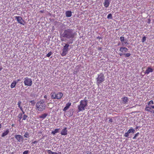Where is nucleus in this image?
Masks as SVG:
<instances>
[{
	"label": "nucleus",
	"instance_id": "obj_18",
	"mask_svg": "<svg viewBox=\"0 0 154 154\" xmlns=\"http://www.w3.org/2000/svg\"><path fill=\"white\" fill-rule=\"evenodd\" d=\"M9 131L8 129L6 131H5L4 133H3L2 135V137H4L5 136L7 135L9 133Z\"/></svg>",
	"mask_w": 154,
	"mask_h": 154
},
{
	"label": "nucleus",
	"instance_id": "obj_19",
	"mask_svg": "<svg viewBox=\"0 0 154 154\" xmlns=\"http://www.w3.org/2000/svg\"><path fill=\"white\" fill-rule=\"evenodd\" d=\"M48 115L47 113H44L42 114L41 116H39V118L44 119Z\"/></svg>",
	"mask_w": 154,
	"mask_h": 154
},
{
	"label": "nucleus",
	"instance_id": "obj_48",
	"mask_svg": "<svg viewBox=\"0 0 154 154\" xmlns=\"http://www.w3.org/2000/svg\"><path fill=\"white\" fill-rule=\"evenodd\" d=\"M151 107L152 108L154 109V106H151Z\"/></svg>",
	"mask_w": 154,
	"mask_h": 154
},
{
	"label": "nucleus",
	"instance_id": "obj_24",
	"mask_svg": "<svg viewBox=\"0 0 154 154\" xmlns=\"http://www.w3.org/2000/svg\"><path fill=\"white\" fill-rule=\"evenodd\" d=\"M122 45L124 46H127L128 44V43L127 42V41L126 40H125V41L122 42Z\"/></svg>",
	"mask_w": 154,
	"mask_h": 154
},
{
	"label": "nucleus",
	"instance_id": "obj_39",
	"mask_svg": "<svg viewBox=\"0 0 154 154\" xmlns=\"http://www.w3.org/2000/svg\"><path fill=\"white\" fill-rule=\"evenodd\" d=\"M69 108L67 107H66V106L65 107L64 109H63V111H66Z\"/></svg>",
	"mask_w": 154,
	"mask_h": 154
},
{
	"label": "nucleus",
	"instance_id": "obj_25",
	"mask_svg": "<svg viewBox=\"0 0 154 154\" xmlns=\"http://www.w3.org/2000/svg\"><path fill=\"white\" fill-rule=\"evenodd\" d=\"M139 134V133L137 132L136 134H135L134 136L133 137V139H135L137 136H138Z\"/></svg>",
	"mask_w": 154,
	"mask_h": 154
},
{
	"label": "nucleus",
	"instance_id": "obj_35",
	"mask_svg": "<svg viewBox=\"0 0 154 154\" xmlns=\"http://www.w3.org/2000/svg\"><path fill=\"white\" fill-rule=\"evenodd\" d=\"M142 42H144L146 41V36H143L142 38Z\"/></svg>",
	"mask_w": 154,
	"mask_h": 154
},
{
	"label": "nucleus",
	"instance_id": "obj_44",
	"mask_svg": "<svg viewBox=\"0 0 154 154\" xmlns=\"http://www.w3.org/2000/svg\"><path fill=\"white\" fill-rule=\"evenodd\" d=\"M97 39H101L102 38L101 37H100L99 36H98V37H97Z\"/></svg>",
	"mask_w": 154,
	"mask_h": 154
},
{
	"label": "nucleus",
	"instance_id": "obj_16",
	"mask_svg": "<svg viewBox=\"0 0 154 154\" xmlns=\"http://www.w3.org/2000/svg\"><path fill=\"white\" fill-rule=\"evenodd\" d=\"M119 55L120 56H122V55H124L125 57H128L130 56L131 55V54L130 53H127L126 54L125 53H120L119 54Z\"/></svg>",
	"mask_w": 154,
	"mask_h": 154
},
{
	"label": "nucleus",
	"instance_id": "obj_15",
	"mask_svg": "<svg viewBox=\"0 0 154 154\" xmlns=\"http://www.w3.org/2000/svg\"><path fill=\"white\" fill-rule=\"evenodd\" d=\"M104 6L106 8H107L109 5V0H105L103 3Z\"/></svg>",
	"mask_w": 154,
	"mask_h": 154
},
{
	"label": "nucleus",
	"instance_id": "obj_27",
	"mask_svg": "<svg viewBox=\"0 0 154 154\" xmlns=\"http://www.w3.org/2000/svg\"><path fill=\"white\" fill-rule=\"evenodd\" d=\"M112 15L111 14H109L107 16V18L108 19H112Z\"/></svg>",
	"mask_w": 154,
	"mask_h": 154
},
{
	"label": "nucleus",
	"instance_id": "obj_20",
	"mask_svg": "<svg viewBox=\"0 0 154 154\" xmlns=\"http://www.w3.org/2000/svg\"><path fill=\"white\" fill-rule=\"evenodd\" d=\"M47 154H58L57 153L54 152H53L50 150L48 149L46 150Z\"/></svg>",
	"mask_w": 154,
	"mask_h": 154
},
{
	"label": "nucleus",
	"instance_id": "obj_30",
	"mask_svg": "<svg viewBox=\"0 0 154 154\" xmlns=\"http://www.w3.org/2000/svg\"><path fill=\"white\" fill-rule=\"evenodd\" d=\"M71 103L70 102H69L68 103H66V106L69 108L70 106H71Z\"/></svg>",
	"mask_w": 154,
	"mask_h": 154
},
{
	"label": "nucleus",
	"instance_id": "obj_29",
	"mask_svg": "<svg viewBox=\"0 0 154 154\" xmlns=\"http://www.w3.org/2000/svg\"><path fill=\"white\" fill-rule=\"evenodd\" d=\"M22 115H23V114H22V113H20L19 114V115L18 116V117L19 119L20 120V119H21V118H22Z\"/></svg>",
	"mask_w": 154,
	"mask_h": 154
},
{
	"label": "nucleus",
	"instance_id": "obj_47",
	"mask_svg": "<svg viewBox=\"0 0 154 154\" xmlns=\"http://www.w3.org/2000/svg\"><path fill=\"white\" fill-rule=\"evenodd\" d=\"M151 107L152 108L154 109V106H151Z\"/></svg>",
	"mask_w": 154,
	"mask_h": 154
},
{
	"label": "nucleus",
	"instance_id": "obj_38",
	"mask_svg": "<svg viewBox=\"0 0 154 154\" xmlns=\"http://www.w3.org/2000/svg\"><path fill=\"white\" fill-rule=\"evenodd\" d=\"M29 152V151L28 150H26L24 151L23 152V154H28Z\"/></svg>",
	"mask_w": 154,
	"mask_h": 154
},
{
	"label": "nucleus",
	"instance_id": "obj_1",
	"mask_svg": "<svg viewBox=\"0 0 154 154\" xmlns=\"http://www.w3.org/2000/svg\"><path fill=\"white\" fill-rule=\"evenodd\" d=\"M76 35V32L72 29H67L64 30L63 34L60 36L62 41H64V38L67 39H72Z\"/></svg>",
	"mask_w": 154,
	"mask_h": 154
},
{
	"label": "nucleus",
	"instance_id": "obj_22",
	"mask_svg": "<svg viewBox=\"0 0 154 154\" xmlns=\"http://www.w3.org/2000/svg\"><path fill=\"white\" fill-rule=\"evenodd\" d=\"M60 128L56 129L54 131H52L51 132L52 134L54 135L56 133L58 132Z\"/></svg>",
	"mask_w": 154,
	"mask_h": 154
},
{
	"label": "nucleus",
	"instance_id": "obj_36",
	"mask_svg": "<svg viewBox=\"0 0 154 154\" xmlns=\"http://www.w3.org/2000/svg\"><path fill=\"white\" fill-rule=\"evenodd\" d=\"M27 117H28V116L27 115H24L23 116V120H25Z\"/></svg>",
	"mask_w": 154,
	"mask_h": 154
},
{
	"label": "nucleus",
	"instance_id": "obj_11",
	"mask_svg": "<svg viewBox=\"0 0 154 154\" xmlns=\"http://www.w3.org/2000/svg\"><path fill=\"white\" fill-rule=\"evenodd\" d=\"M62 135H66L67 134V130L66 128H65L63 129L60 133Z\"/></svg>",
	"mask_w": 154,
	"mask_h": 154
},
{
	"label": "nucleus",
	"instance_id": "obj_43",
	"mask_svg": "<svg viewBox=\"0 0 154 154\" xmlns=\"http://www.w3.org/2000/svg\"><path fill=\"white\" fill-rule=\"evenodd\" d=\"M19 108H20V109L21 110V111H23V108H22V106L20 107H19Z\"/></svg>",
	"mask_w": 154,
	"mask_h": 154
},
{
	"label": "nucleus",
	"instance_id": "obj_8",
	"mask_svg": "<svg viewBox=\"0 0 154 154\" xmlns=\"http://www.w3.org/2000/svg\"><path fill=\"white\" fill-rule=\"evenodd\" d=\"M15 19L17 20V21L18 23L21 24L23 25H24L23 23L24 22V21L23 20L22 17L20 16H15Z\"/></svg>",
	"mask_w": 154,
	"mask_h": 154
},
{
	"label": "nucleus",
	"instance_id": "obj_7",
	"mask_svg": "<svg viewBox=\"0 0 154 154\" xmlns=\"http://www.w3.org/2000/svg\"><path fill=\"white\" fill-rule=\"evenodd\" d=\"M69 45L67 44H65V45L64 46L63 49V51L61 54L62 56H65L67 54L69 51Z\"/></svg>",
	"mask_w": 154,
	"mask_h": 154
},
{
	"label": "nucleus",
	"instance_id": "obj_9",
	"mask_svg": "<svg viewBox=\"0 0 154 154\" xmlns=\"http://www.w3.org/2000/svg\"><path fill=\"white\" fill-rule=\"evenodd\" d=\"M15 138L18 142H20L23 140V136L20 135H16L15 136Z\"/></svg>",
	"mask_w": 154,
	"mask_h": 154
},
{
	"label": "nucleus",
	"instance_id": "obj_45",
	"mask_svg": "<svg viewBox=\"0 0 154 154\" xmlns=\"http://www.w3.org/2000/svg\"><path fill=\"white\" fill-rule=\"evenodd\" d=\"M44 98L46 99V98H47V95H45V96H44Z\"/></svg>",
	"mask_w": 154,
	"mask_h": 154
},
{
	"label": "nucleus",
	"instance_id": "obj_14",
	"mask_svg": "<svg viewBox=\"0 0 154 154\" xmlns=\"http://www.w3.org/2000/svg\"><path fill=\"white\" fill-rule=\"evenodd\" d=\"M66 16L67 17H70L72 15V12L70 11H67L66 12Z\"/></svg>",
	"mask_w": 154,
	"mask_h": 154
},
{
	"label": "nucleus",
	"instance_id": "obj_5",
	"mask_svg": "<svg viewBox=\"0 0 154 154\" xmlns=\"http://www.w3.org/2000/svg\"><path fill=\"white\" fill-rule=\"evenodd\" d=\"M63 95V94L61 92H59L57 93L55 92L51 93V97L53 99H60L61 98Z\"/></svg>",
	"mask_w": 154,
	"mask_h": 154
},
{
	"label": "nucleus",
	"instance_id": "obj_50",
	"mask_svg": "<svg viewBox=\"0 0 154 154\" xmlns=\"http://www.w3.org/2000/svg\"><path fill=\"white\" fill-rule=\"evenodd\" d=\"M17 82H18L19 81H20V79H17Z\"/></svg>",
	"mask_w": 154,
	"mask_h": 154
},
{
	"label": "nucleus",
	"instance_id": "obj_40",
	"mask_svg": "<svg viewBox=\"0 0 154 154\" xmlns=\"http://www.w3.org/2000/svg\"><path fill=\"white\" fill-rule=\"evenodd\" d=\"M151 20L150 19H148L147 20V23L148 24H149L150 23Z\"/></svg>",
	"mask_w": 154,
	"mask_h": 154
},
{
	"label": "nucleus",
	"instance_id": "obj_12",
	"mask_svg": "<svg viewBox=\"0 0 154 154\" xmlns=\"http://www.w3.org/2000/svg\"><path fill=\"white\" fill-rule=\"evenodd\" d=\"M122 99V103L124 104L127 103L128 101V98L126 97H124Z\"/></svg>",
	"mask_w": 154,
	"mask_h": 154
},
{
	"label": "nucleus",
	"instance_id": "obj_49",
	"mask_svg": "<svg viewBox=\"0 0 154 154\" xmlns=\"http://www.w3.org/2000/svg\"><path fill=\"white\" fill-rule=\"evenodd\" d=\"M2 67H0V71L2 69Z\"/></svg>",
	"mask_w": 154,
	"mask_h": 154
},
{
	"label": "nucleus",
	"instance_id": "obj_13",
	"mask_svg": "<svg viewBox=\"0 0 154 154\" xmlns=\"http://www.w3.org/2000/svg\"><path fill=\"white\" fill-rule=\"evenodd\" d=\"M128 49L126 47H121L120 48L119 51L122 53L125 52H126L128 51Z\"/></svg>",
	"mask_w": 154,
	"mask_h": 154
},
{
	"label": "nucleus",
	"instance_id": "obj_41",
	"mask_svg": "<svg viewBox=\"0 0 154 154\" xmlns=\"http://www.w3.org/2000/svg\"><path fill=\"white\" fill-rule=\"evenodd\" d=\"M37 142H38L37 141L35 140V141H34L33 142H32V144H35Z\"/></svg>",
	"mask_w": 154,
	"mask_h": 154
},
{
	"label": "nucleus",
	"instance_id": "obj_17",
	"mask_svg": "<svg viewBox=\"0 0 154 154\" xmlns=\"http://www.w3.org/2000/svg\"><path fill=\"white\" fill-rule=\"evenodd\" d=\"M17 83V82L16 81H13L11 85V88H14L16 85Z\"/></svg>",
	"mask_w": 154,
	"mask_h": 154
},
{
	"label": "nucleus",
	"instance_id": "obj_51",
	"mask_svg": "<svg viewBox=\"0 0 154 154\" xmlns=\"http://www.w3.org/2000/svg\"><path fill=\"white\" fill-rule=\"evenodd\" d=\"M151 112H152L153 113H154V110H152V111H150Z\"/></svg>",
	"mask_w": 154,
	"mask_h": 154
},
{
	"label": "nucleus",
	"instance_id": "obj_37",
	"mask_svg": "<svg viewBox=\"0 0 154 154\" xmlns=\"http://www.w3.org/2000/svg\"><path fill=\"white\" fill-rule=\"evenodd\" d=\"M150 104H154L153 101L152 100H151L148 102V104L149 105Z\"/></svg>",
	"mask_w": 154,
	"mask_h": 154
},
{
	"label": "nucleus",
	"instance_id": "obj_23",
	"mask_svg": "<svg viewBox=\"0 0 154 154\" xmlns=\"http://www.w3.org/2000/svg\"><path fill=\"white\" fill-rule=\"evenodd\" d=\"M152 107L151 106L150 107H149V106H146V107L145 108V110L146 111H147L148 112H150V109H151Z\"/></svg>",
	"mask_w": 154,
	"mask_h": 154
},
{
	"label": "nucleus",
	"instance_id": "obj_3",
	"mask_svg": "<svg viewBox=\"0 0 154 154\" xmlns=\"http://www.w3.org/2000/svg\"><path fill=\"white\" fill-rule=\"evenodd\" d=\"M88 100L86 97L84 100H82L80 102V104L78 106V109L79 112L81 111L85 110V108L87 106Z\"/></svg>",
	"mask_w": 154,
	"mask_h": 154
},
{
	"label": "nucleus",
	"instance_id": "obj_28",
	"mask_svg": "<svg viewBox=\"0 0 154 154\" xmlns=\"http://www.w3.org/2000/svg\"><path fill=\"white\" fill-rule=\"evenodd\" d=\"M120 40L121 42H123L125 41V38L123 36H121L120 37Z\"/></svg>",
	"mask_w": 154,
	"mask_h": 154
},
{
	"label": "nucleus",
	"instance_id": "obj_54",
	"mask_svg": "<svg viewBox=\"0 0 154 154\" xmlns=\"http://www.w3.org/2000/svg\"><path fill=\"white\" fill-rule=\"evenodd\" d=\"M43 11H41L40 12L41 13H43Z\"/></svg>",
	"mask_w": 154,
	"mask_h": 154
},
{
	"label": "nucleus",
	"instance_id": "obj_4",
	"mask_svg": "<svg viewBox=\"0 0 154 154\" xmlns=\"http://www.w3.org/2000/svg\"><path fill=\"white\" fill-rule=\"evenodd\" d=\"M96 83L98 85L103 82L105 80V76L102 73H100L97 75V77L96 78Z\"/></svg>",
	"mask_w": 154,
	"mask_h": 154
},
{
	"label": "nucleus",
	"instance_id": "obj_53",
	"mask_svg": "<svg viewBox=\"0 0 154 154\" xmlns=\"http://www.w3.org/2000/svg\"><path fill=\"white\" fill-rule=\"evenodd\" d=\"M2 127V125L0 124V128Z\"/></svg>",
	"mask_w": 154,
	"mask_h": 154
},
{
	"label": "nucleus",
	"instance_id": "obj_52",
	"mask_svg": "<svg viewBox=\"0 0 154 154\" xmlns=\"http://www.w3.org/2000/svg\"><path fill=\"white\" fill-rule=\"evenodd\" d=\"M22 114H24V113H25V112H24V111H23H23H22Z\"/></svg>",
	"mask_w": 154,
	"mask_h": 154
},
{
	"label": "nucleus",
	"instance_id": "obj_21",
	"mask_svg": "<svg viewBox=\"0 0 154 154\" xmlns=\"http://www.w3.org/2000/svg\"><path fill=\"white\" fill-rule=\"evenodd\" d=\"M134 130L132 128H131L130 129H129L128 131V133H129V134L131 133H134Z\"/></svg>",
	"mask_w": 154,
	"mask_h": 154
},
{
	"label": "nucleus",
	"instance_id": "obj_31",
	"mask_svg": "<svg viewBox=\"0 0 154 154\" xmlns=\"http://www.w3.org/2000/svg\"><path fill=\"white\" fill-rule=\"evenodd\" d=\"M30 102L31 103L32 105H35V102L34 100H31L30 101Z\"/></svg>",
	"mask_w": 154,
	"mask_h": 154
},
{
	"label": "nucleus",
	"instance_id": "obj_57",
	"mask_svg": "<svg viewBox=\"0 0 154 154\" xmlns=\"http://www.w3.org/2000/svg\"><path fill=\"white\" fill-rule=\"evenodd\" d=\"M153 22H154V20H153Z\"/></svg>",
	"mask_w": 154,
	"mask_h": 154
},
{
	"label": "nucleus",
	"instance_id": "obj_46",
	"mask_svg": "<svg viewBox=\"0 0 154 154\" xmlns=\"http://www.w3.org/2000/svg\"><path fill=\"white\" fill-rule=\"evenodd\" d=\"M151 107L152 108L154 109V106H151Z\"/></svg>",
	"mask_w": 154,
	"mask_h": 154
},
{
	"label": "nucleus",
	"instance_id": "obj_34",
	"mask_svg": "<svg viewBox=\"0 0 154 154\" xmlns=\"http://www.w3.org/2000/svg\"><path fill=\"white\" fill-rule=\"evenodd\" d=\"M52 52L50 51L46 55V56L48 57H50L51 55L52 54Z\"/></svg>",
	"mask_w": 154,
	"mask_h": 154
},
{
	"label": "nucleus",
	"instance_id": "obj_2",
	"mask_svg": "<svg viewBox=\"0 0 154 154\" xmlns=\"http://www.w3.org/2000/svg\"><path fill=\"white\" fill-rule=\"evenodd\" d=\"M46 107L45 101L41 100L38 101L36 104V109L38 111L41 112L44 110Z\"/></svg>",
	"mask_w": 154,
	"mask_h": 154
},
{
	"label": "nucleus",
	"instance_id": "obj_33",
	"mask_svg": "<svg viewBox=\"0 0 154 154\" xmlns=\"http://www.w3.org/2000/svg\"><path fill=\"white\" fill-rule=\"evenodd\" d=\"M21 102L20 100L18 102V103H17V105H18V107H21Z\"/></svg>",
	"mask_w": 154,
	"mask_h": 154
},
{
	"label": "nucleus",
	"instance_id": "obj_6",
	"mask_svg": "<svg viewBox=\"0 0 154 154\" xmlns=\"http://www.w3.org/2000/svg\"><path fill=\"white\" fill-rule=\"evenodd\" d=\"M24 83L25 86H31L32 84V79L27 77H26L24 79Z\"/></svg>",
	"mask_w": 154,
	"mask_h": 154
},
{
	"label": "nucleus",
	"instance_id": "obj_32",
	"mask_svg": "<svg viewBox=\"0 0 154 154\" xmlns=\"http://www.w3.org/2000/svg\"><path fill=\"white\" fill-rule=\"evenodd\" d=\"M129 133H128V132L127 131V132H126L125 134H124V136L125 137H128L129 136Z\"/></svg>",
	"mask_w": 154,
	"mask_h": 154
},
{
	"label": "nucleus",
	"instance_id": "obj_10",
	"mask_svg": "<svg viewBox=\"0 0 154 154\" xmlns=\"http://www.w3.org/2000/svg\"><path fill=\"white\" fill-rule=\"evenodd\" d=\"M153 69L150 67H148L145 71V74H148L150 72H152Z\"/></svg>",
	"mask_w": 154,
	"mask_h": 154
},
{
	"label": "nucleus",
	"instance_id": "obj_56",
	"mask_svg": "<svg viewBox=\"0 0 154 154\" xmlns=\"http://www.w3.org/2000/svg\"><path fill=\"white\" fill-rule=\"evenodd\" d=\"M99 50H101V48H100L99 49Z\"/></svg>",
	"mask_w": 154,
	"mask_h": 154
},
{
	"label": "nucleus",
	"instance_id": "obj_26",
	"mask_svg": "<svg viewBox=\"0 0 154 154\" xmlns=\"http://www.w3.org/2000/svg\"><path fill=\"white\" fill-rule=\"evenodd\" d=\"M29 133L28 132H26L25 133L24 136L25 137L28 138L29 137Z\"/></svg>",
	"mask_w": 154,
	"mask_h": 154
},
{
	"label": "nucleus",
	"instance_id": "obj_55",
	"mask_svg": "<svg viewBox=\"0 0 154 154\" xmlns=\"http://www.w3.org/2000/svg\"><path fill=\"white\" fill-rule=\"evenodd\" d=\"M72 42H73V41H72V42H70L69 43H71V44L72 43Z\"/></svg>",
	"mask_w": 154,
	"mask_h": 154
},
{
	"label": "nucleus",
	"instance_id": "obj_42",
	"mask_svg": "<svg viewBox=\"0 0 154 154\" xmlns=\"http://www.w3.org/2000/svg\"><path fill=\"white\" fill-rule=\"evenodd\" d=\"M113 122L112 119H110L109 120V123H112Z\"/></svg>",
	"mask_w": 154,
	"mask_h": 154
}]
</instances>
